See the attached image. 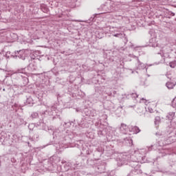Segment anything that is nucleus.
Instances as JSON below:
<instances>
[{"mask_svg": "<svg viewBox=\"0 0 176 176\" xmlns=\"http://www.w3.org/2000/svg\"><path fill=\"white\" fill-rule=\"evenodd\" d=\"M170 67L171 68H174L175 66L174 65H173V63H170Z\"/></svg>", "mask_w": 176, "mask_h": 176, "instance_id": "nucleus-5", "label": "nucleus"}, {"mask_svg": "<svg viewBox=\"0 0 176 176\" xmlns=\"http://www.w3.org/2000/svg\"><path fill=\"white\" fill-rule=\"evenodd\" d=\"M120 129V131L122 132L126 131V130L127 129V125H126L124 124H122Z\"/></svg>", "mask_w": 176, "mask_h": 176, "instance_id": "nucleus-2", "label": "nucleus"}, {"mask_svg": "<svg viewBox=\"0 0 176 176\" xmlns=\"http://www.w3.org/2000/svg\"><path fill=\"white\" fill-rule=\"evenodd\" d=\"M174 86H175V83L174 82H168L166 83L168 89H174Z\"/></svg>", "mask_w": 176, "mask_h": 176, "instance_id": "nucleus-1", "label": "nucleus"}, {"mask_svg": "<svg viewBox=\"0 0 176 176\" xmlns=\"http://www.w3.org/2000/svg\"><path fill=\"white\" fill-rule=\"evenodd\" d=\"M172 105H173V107H176L175 100H173V101L172 102Z\"/></svg>", "mask_w": 176, "mask_h": 176, "instance_id": "nucleus-4", "label": "nucleus"}, {"mask_svg": "<svg viewBox=\"0 0 176 176\" xmlns=\"http://www.w3.org/2000/svg\"><path fill=\"white\" fill-rule=\"evenodd\" d=\"M114 36H119V34H114Z\"/></svg>", "mask_w": 176, "mask_h": 176, "instance_id": "nucleus-6", "label": "nucleus"}, {"mask_svg": "<svg viewBox=\"0 0 176 176\" xmlns=\"http://www.w3.org/2000/svg\"><path fill=\"white\" fill-rule=\"evenodd\" d=\"M133 133H140V129L137 126H134L133 129H132Z\"/></svg>", "mask_w": 176, "mask_h": 176, "instance_id": "nucleus-3", "label": "nucleus"}]
</instances>
